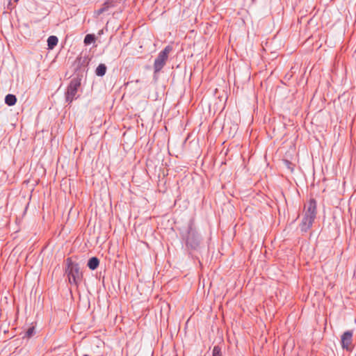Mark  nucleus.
<instances>
[{
	"instance_id": "9",
	"label": "nucleus",
	"mask_w": 356,
	"mask_h": 356,
	"mask_svg": "<svg viewBox=\"0 0 356 356\" xmlns=\"http://www.w3.org/2000/svg\"><path fill=\"white\" fill-rule=\"evenodd\" d=\"M58 39L56 36L51 35L47 39V45L49 49H53L58 44Z\"/></svg>"
},
{
	"instance_id": "15",
	"label": "nucleus",
	"mask_w": 356,
	"mask_h": 356,
	"mask_svg": "<svg viewBox=\"0 0 356 356\" xmlns=\"http://www.w3.org/2000/svg\"><path fill=\"white\" fill-rule=\"evenodd\" d=\"M113 5L111 4V0H106L103 6L106 8V9H108L109 7L112 6Z\"/></svg>"
},
{
	"instance_id": "5",
	"label": "nucleus",
	"mask_w": 356,
	"mask_h": 356,
	"mask_svg": "<svg viewBox=\"0 0 356 356\" xmlns=\"http://www.w3.org/2000/svg\"><path fill=\"white\" fill-rule=\"evenodd\" d=\"M172 47L170 45H168L161 51L159 52L154 63V74L159 72L165 66L168 58V54L172 51Z\"/></svg>"
},
{
	"instance_id": "1",
	"label": "nucleus",
	"mask_w": 356,
	"mask_h": 356,
	"mask_svg": "<svg viewBox=\"0 0 356 356\" xmlns=\"http://www.w3.org/2000/svg\"><path fill=\"white\" fill-rule=\"evenodd\" d=\"M306 210L300 227L302 232H307L313 225L316 217V201L314 198H311L305 206Z\"/></svg>"
},
{
	"instance_id": "6",
	"label": "nucleus",
	"mask_w": 356,
	"mask_h": 356,
	"mask_svg": "<svg viewBox=\"0 0 356 356\" xmlns=\"http://www.w3.org/2000/svg\"><path fill=\"white\" fill-rule=\"evenodd\" d=\"M353 330H347L344 332L343 334L341 335V345L343 350H346L348 352H352L354 347L353 344Z\"/></svg>"
},
{
	"instance_id": "12",
	"label": "nucleus",
	"mask_w": 356,
	"mask_h": 356,
	"mask_svg": "<svg viewBox=\"0 0 356 356\" xmlns=\"http://www.w3.org/2000/svg\"><path fill=\"white\" fill-rule=\"evenodd\" d=\"M213 356H222L221 348L218 346H215L213 348Z\"/></svg>"
},
{
	"instance_id": "8",
	"label": "nucleus",
	"mask_w": 356,
	"mask_h": 356,
	"mask_svg": "<svg viewBox=\"0 0 356 356\" xmlns=\"http://www.w3.org/2000/svg\"><path fill=\"white\" fill-rule=\"evenodd\" d=\"M17 102V98L15 95L8 94L5 97V103L8 106H13Z\"/></svg>"
},
{
	"instance_id": "11",
	"label": "nucleus",
	"mask_w": 356,
	"mask_h": 356,
	"mask_svg": "<svg viewBox=\"0 0 356 356\" xmlns=\"http://www.w3.org/2000/svg\"><path fill=\"white\" fill-rule=\"evenodd\" d=\"M94 41H95V36L91 34L86 35L84 38V43L86 44H89Z\"/></svg>"
},
{
	"instance_id": "17",
	"label": "nucleus",
	"mask_w": 356,
	"mask_h": 356,
	"mask_svg": "<svg viewBox=\"0 0 356 356\" xmlns=\"http://www.w3.org/2000/svg\"><path fill=\"white\" fill-rule=\"evenodd\" d=\"M84 356H90V355H88L86 354V355H84Z\"/></svg>"
},
{
	"instance_id": "18",
	"label": "nucleus",
	"mask_w": 356,
	"mask_h": 356,
	"mask_svg": "<svg viewBox=\"0 0 356 356\" xmlns=\"http://www.w3.org/2000/svg\"><path fill=\"white\" fill-rule=\"evenodd\" d=\"M15 2L18 1L19 0H14Z\"/></svg>"
},
{
	"instance_id": "4",
	"label": "nucleus",
	"mask_w": 356,
	"mask_h": 356,
	"mask_svg": "<svg viewBox=\"0 0 356 356\" xmlns=\"http://www.w3.org/2000/svg\"><path fill=\"white\" fill-rule=\"evenodd\" d=\"M81 85V78L79 76H76L71 79L65 93V101L69 104L79 97L77 92Z\"/></svg>"
},
{
	"instance_id": "2",
	"label": "nucleus",
	"mask_w": 356,
	"mask_h": 356,
	"mask_svg": "<svg viewBox=\"0 0 356 356\" xmlns=\"http://www.w3.org/2000/svg\"><path fill=\"white\" fill-rule=\"evenodd\" d=\"M65 262V274L68 277L69 282L77 286L83 277L79 264L73 261L71 257L67 258Z\"/></svg>"
},
{
	"instance_id": "19",
	"label": "nucleus",
	"mask_w": 356,
	"mask_h": 356,
	"mask_svg": "<svg viewBox=\"0 0 356 356\" xmlns=\"http://www.w3.org/2000/svg\"><path fill=\"white\" fill-rule=\"evenodd\" d=\"M97 356H102V355H97Z\"/></svg>"
},
{
	"instance_id": "10",
	"label": "nucleus",
	"mask_w": 356,
	"mask_h": 356,
	"mask_svg": "<svg viewBox=\"0 0 356 356\" xmlns=\"http://www.w3.org/2000/svg\"><path fill=\"white\" fill-rule=\"evenodd\" d=\"M106 66L103 63L99 64L95 70L96 74L99 76H104L106 74Z\"/></svg>"
},
{
	"instance_id": "13",
	"label": "nucleus",
	"mask_w": 356,
	"mask_h": 356,
	"mask_svg": "<svg viewBox=\"0 0 356 356\" xmlns=\"http://www.w3.org/2000/svg\"><path fill=\"white\" fill-rule=\"evenodd\" d=\"M34 333H35V328H34V327H31L25 332L24 337H26V338H30V337H31L34 334Z\"/></svg>"
},
{
	"instance_id": "14",
	"label": "nucleus",
	"mask_w": 356,
	"mask_h": 356,
	"mask_svg": "<svg viewBox=\"0 0 356 356\" xmlns=\"http://www.w3.org/2000/svg\"><path fill=\"white\" fill-rule=\"evenodd\" d=\"M284 165L291 171L293 172L294 169V165L288 160L283 161Z\"/></svg>"
},
{
	"instance_id": "7",
	"label": "nucleus",
	"mask_w": 356,
	"mask_h": 356,
	"mask_svg": "<svg viewBox=\"0 0 356 356\" xmlns=\"http://www.w3.org/2000/svg\"><path fill=\"white\" fill-rule=\"evenodd\" d=\"M99 260L96 257H91L88 260V264H87L88 267L90 270H92L97 269V267L99 266Z\"/></svg>"
},
{
	"instance_id": "16",
	"label": "nucleus",
	"mask_w": 356,
	"mask_h": 356,
	"mask_svg": "<svg viewBox=\"0 0 356 356\" xmlns=\"http://www.w3.org/2000/svg\"><path fill=\"white\" fill-rule=\"evenodd\" d=\"M106 8L105 7H102V8H100L99 10H98V14H101L102 13H104L105 10H106Z\"/></svg>"
},
{
	"instance_id": "3",
	"label": "nucleus",
	"mask_w": 356,
	"mask_h": 356,
	"mask_svg": "<svg viewBox=\"0 0 356 356\" xmlns=\"http://www.w3.org/2000/svg\"><path fill=\"white\" fill-rule=\"evenodd\" d=\"M181 236L187 248L196 250L199 247L200 239L193 222H190L186 233H182Z\"/></svg>"
}]
</instances>
